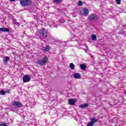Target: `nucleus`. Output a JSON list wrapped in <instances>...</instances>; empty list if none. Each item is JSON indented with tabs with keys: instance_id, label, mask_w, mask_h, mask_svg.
<instances>
[{
	"instance_id": "f257e3e1",
	"label": "nucleus",
	"mask_w": 126,
	"mask_h": 126,
	"mask_svg": "<svg viewBox=\"0 0 126 126\" xmlns=\"http://www.w3.org/2000/svg\"><path fill=\"white\" fill-rule=\"evenodd\" d=\"M36 35L38 37V39H39V40L45 42V41H46V39H47L49 36V31L46 29L42 28L37 31Z\"/></svg>"
},
{
	"instance_id": "f03ea898",
	"label": "nucleus",
	"mask_w": 126,
	"mask_h": 126,
	"mask_svg": "<svg viewBox=\"0 0 126 126\" xmlns=\"http://www.w3.org/2000/svg\"><path fill=\"white\" fill-rule=\"evenodd\" d=\"M48 57L44 56L42 60H39L36 61L37 64H39V65H46L47 64V63H48Z\"/></svg>"
},
{
	"instance_id": "7ed1b4c3",
	"label": "nucleus",
	"mask_w": 126,
	"mask_h": 126,
	"mask_svg": "<svg viewBox=\"0 0 126 126\" xmlns=\"http://www.w3.org/2000/svg\"><path fill=\"white\" fill-rule=\"evenodd\" d=\"M20 4L22 6H28L32 5L31 0H20Z\"/></svg>"
},
{
	"instance_id": "20e7f679",
	"label": "nucleus",
	"mask_w": 126,
	"mask_h": 126,
	"mask_svg": "<svg viewBox=\"0 0 126 126\" xmlns=\"http://www.w3.org/2000/svg\"><path fill=\"white\" fill-rule=\"evenodd\" d=\"M99 18V17L97 16L95 14H92L89 16L88 20L91 22L96 21V20H98Z\"/></svg>"
},
{
	"instance_id": "39448f33",
	"label": "nucleus",
	"mask_w": 126,
	"mask_h": 126,
	"mask_svg": "<svg viewBox=\"0 0 126 126\" xmlns=\"http://www.w3.org/2000/svg\"><path fill=\"white\" fill-rule=\"evenodd\" d=\"M99 119L95 118H92L91 121L87 124V126H94L95 123H98Z\"/></svg>"
},
{
	"instance_id": "423d86ee",
	"label": "nucleus",
	"mask_w": 126,
	"mask_h": 126,
	"mask_svg": "<svg viewBox=\"0 0 126 126\" xmlns=\"http://www.w3.org/2000/svg\"><path fill=\"white\" fill-rule=\"evenodd\" d=\"M11 105L16 108H21V107H22V104L19 101H13L11 102Z\"/></svg>"
},
{
	"instance_id": "0eeeda50",
	"label": "nucleus",
	"mask_w": 126,
	"mask_h": 126,
	"mask_svg": "<svg viewBox=\"0 0 126 126\" xmlns=\"http://www.w3.org/2000/svg\"><path fill=\"white\" fill-rule=\"evenodd\" d=\"M31 79V77H30V76L28 75H25L23 77V82L24 83H26V82H29Z\"/></svg>"
},
{
	"instance_id": "6e6552de",
	"label": "nucleus",
	"mask_w": 126,
	"mask_h": 126,
	"mask_svg": "<svg viewBox=\"0 0 126 126\" xmlns=\"http://www.w3.org/2000/svg\"><path fill=\"white\" fill-rule=\"evenodd\" d=\"M82 15H84V16H87L88 14H89V10L87 9V8H84L82 9Z\"/></svg>"
},
{
	"instance_id": "1a4fd4ad",
	"label": "nucleus",
	"mask_w": 126,
	"mask_h": 126,
	"mask_svg": "<svg viewBox=\"0 0 126 126\" xmlns=\"http://www.w3.org/2000/svg\"><path fill=\"white\" fill-rule=\"evenodd\" d=\"M73 76L76 79H80V78H81V75L79 73H75Z\"/></svg>"
},
{
	"instance_id": "9d476101",
	"label": "nucleus",
	"mask_w": 126,
	"mask_h": 126,
	"mask_svg": "<svg viewBox=\"0 0 126 126\" xmlns=\"http://www.w3.org/2000/svg\"><path fill=\"white\" fill-rule=\"evenodd\" d=\"M10 30L6 28H0V32H9Z\"/></svg>"
},
{
	"instance_id": "9b49d317",
	"label": "nucleus",
	"mask_w": 126,
	"mask_h": 126,
	"mask_svg": "<svg viewBox=\"0 0 126 126\" xmlns=\"http://www.w3.org/2000/svg\"><path fill=\"white\" fill-rule=\"evenodd\" d=\"M8 61H9V58L8 56L5 57V58L3 59V63L4 64H7V62Z\"/></svg>"
},
{
	"instance_id": "f8f14e48",
	"label": "nucleus",
	"mask_w": 126,
	"mask_h": 126,
	"mask_svg": "<svg viewBox=\"0 0 126 126\" xmlns=\"http://www.w3.org/2000/svg\"><path fill=\"white\" fill-rule=\"evenodd\" d=\"M68 104L69 105H74L75 104V101L73 98H71L68 100Z\"/></svg>"
},
{
	"instance_id": "ddd939ff",
	"label": "nucleus",
	"mask_w": 126,
	"mask_h": 126,
	"mask_svg": "<svg viewBox=\"0 0 126 126\" xmlns=\"http://www.w3.org/2000/svg\"><path fill=\"white\" fill-rule=\"evenodd\" d=\"M89 106V104L88 103H84V104H81L80 105V108H87V107H88Z\"/></svg>"
},
{
	"instance_id": "4468645a",
	"label": "nucleus",
	"mask_w": 126,
	"mask_h": 126,
	"mask_svg": "<svg viewBox=\"0 0 126 126\" xmlns=\"http://www.w3.org/2000/svg\"><path fill=\"white\" fill-rule=\"evenodd\" d=\"M80 66L82 70H85L86 69V65L85 64H81Z\"/></svg>"
},
{
	"instance_id": "2eb2a0df",
	"label": "nucleus",
	"mask_w": 126,
	"mask_h": 126,
	"mask_svg": "<svg viewBox=\"0 0 126 126\" xmlns=\"http://www.w3.org/2000/svg\"><path fill=\"white\" fill-rule=\"evenodd\" d=\"M91 38L93 41H96V40H97V36L95 34H92L91 36Z\"/></svg>"
},
{
	"instance_id": "dca6fc26",
	"label": "nucleus",
	"mask_w": 126,
	"mask_h": 126,
	"mask_svg": "<svg viewBox=\"0 0 126 126\" xmlns=\"http://www.w3.org/2000/svg\"><path fill=\"white\" fill-rule=\"evenodd\" d=\"M69 66H70V68H71V69H74V68L75 67V65H74V64H73V63H70L69 64Z\"/></svg>"
},
{
	"instance_id": "f3484780",
	"label": "nucleus",
	"mask_w": 126,
	"mask_h": 126,
	"mask_svg": "<svg viewBox=\"0 0 126 126\" xmlns=\"http://www.w3.org/2000/svg\"><path fill=\"white\" fill-rule=\"evenodd\" d=\"M50 49H51L50 46H47L45 47L44 51H45V52H49L50 51Z\"/></svg>"
},
{
	"instance_id": "a211bd4d",
	"label": "nucleus",
	"mask_w": 126,
	"mask_h": 126,
	"mask_svg": "<svg viewBox=\"0 0 126 126\" xmlns=\"http://www.w3.org/2000/svg\"><path fill=\"white\" fill-rule=\"evenodd\" d=\"M55 3H61L63 0H53Z\"/></svg>"
},
{
	"instance_id": "6ab92c4d",
	"label": "nucleus",
	"mask_w": 126,
	"mask_h": 126,
	"mask_svg": "<svg viewBox=\"0 0 126 126\" xmlns=\"http://www.w3.org/2000/svg\"><path fill=\"white\" fill-rule=\"evenodd\" d=\"M84 3L82 2V1H79L78 3V5H79V6H81V5H83Z\"/></svg>"
},
{
	"instance_id": "aec40b11",
	"label": "nucleus",
	"mask_w": 126,
	"mask_h": 126,
	"mask_svg": "<svg viewBox=\"0 0 126 126\" xmlns=\"http://www.w3.org/2000/svg\"><path fill=\"white\" fill-rule=\"evenodd\" d=\"M0 95H5V92L3 90H1L0 91Z\"/></svg>"
},
{
	"instance_id": "412c9836",
	"label": "nucleus",
	"mask_w": 126,
	"mask_h": 126,
	"mask_svg": "<svg viewBox=\"0 0 126 126\" xmlns=\"http://www.w3.org/2000/svg\"><path fill=\"white\" fill-rule=\"evenodd\" d=\"M15 25H17V27H19L20 26V24L19 22H15Z\"/></svg>"
},
{
	"instance_id": "4be33fe9",
	"label": "nucleus",
	"mask_w": 126,
	"mask_h": 126,
	"mask_svg": "<svg viewBox=\"0 0 126 126\" xmlns=\"http://www.w3.org/2000/svg\"><path fill=\"white\" fill-rule=\"evenodd\" d=\"M117 4H121V0H116Z\"/></svg>"
},
{
	"instance_id": "5701e85b",
	"label": "nucleus",
	"mask_w": 126,
	"mask_h": 126,
	"mask_svg": "<svg viewBox=\"0 0 126 126\" xmlns=\"http://www.w3.org/2000/svg\"><path fill=\"white\" fill-rule=\"evenodd\" d=\"M119 34H121L122 35H125L126 34V33L125 32H119Z\"/></svg>"
},
{
	"instance_id": "b1692460",
	"label": "nucleus",
	"mask_w": 126,
	"mask_h": 126,
	"mask_svg": "<svg viewBox=\"0 0 126 126\" xmlns=\"http://www.w3.org/2000/svg\"><path fill=\"white\" fill-rule=\"evenodd\" d=\"M0 126H7L5 123H2V124H0Z\"/></svg>"
},
{
	"instance_id": "393cba45",
	"label": "nucleus",
	"mask_w": 126,
	"mask_h": 126,
	"mask_svg": "<svg viewBox=\"0 0 126 126\" xmlns=\"http://www.w3.org/2000/svg\"><path fill=\"white\" fill-rule=\"evenodd\" d=\"M5 93H7V94H9L10 93V90H8L5 91Z\"/></svg>"
},
{
	"instance_id": "a878e982",
	"label": "nucleus",
	"mask_w": 126,
	"mask_h": 126,
	"mask_svg": "<svg viewBox=\"0 0 126 126\" xmlns=\"http://www.w3.org/2000/svg\"><path fill=\"white\" fill-rule=\"evenodd\" d=\"M59 22L61 23V25L63 24V20H60Z\"/></svg>"
},
{
	"instance_id": "bb28decb",
	"label": "nucleus",
	"mask_w": 126,
	"mask_h": 126,
	"mask_svg": "<svg viewBox=\"0 0 126 126\" xmlns=\"http://www.w3.org/2000/svg\"><path fill=\"white\" fill-rule=\"evenodd\" d=\"M12 21H13V23H15V22H17L16 20H15V19H13Z\"/></svg>"
},
{
	"instance_id": "cd10ccee",
	"label": "nucleus",
	"mask_w": 126,
	"mask_h": 126,
	"mask_svg": "<svg viewBox=\"0 0 126 126\" xmlns=\"http://www.w3.org/2000/svg\"><path fill=\"white\" fill-rule=\"evenodd\" d=\"M15 0H10V1H11V2L15 1Z\"/></svg>"
},
{
	"instance_id": "c85d7f7f",
	"label": "nucleus",
	"mask_w": 126,
	"mask_h": 126,
	"mask_svg": "<svg viewBox=\"0 0 126 126\" xmlns=\"http://www.w3.org/2000/svg\"><path fill=\"white\" fill-rule=\"evenodd\" d=\"M53 25H51V26H50V27H52V28H53Z\"/></svg>"
}]
</instances>
